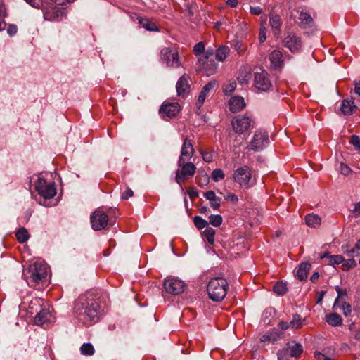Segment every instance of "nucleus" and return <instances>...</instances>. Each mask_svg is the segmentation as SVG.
Returning a JSON list of instances; mask_svg holds the SVG:
<instances>
[{
	"label": "nucleus",
	"instance_id": "nucleus-13",
	"mask_svg": "<svg viewBox=\"0 0 360 360\" xmlns=\"http://www.w3.org/2000/svg\"><path fill=\"white\" fill-rule=\"evenodd\" d=\"M269 136L266 132L257 131L250 145V149L254 151L261 150L269 144Z\"/></svg>",
	"mask_w": 360,
	"mask_h": 360
},
{
	"label": "nucleus",
	"instance_id": "nucleus-5",
	"mask_svg": "<svg viewBox=\"0 0 360 360\" xmlns=\"http://www.w3.org/2000/svg\"><path fill=\"white\" fill-rule=\"evenodd\" d=\"M178 166L181 169L176 171L175 180L178 184L181 185L187 178L194 175L196 167L193 163L187 161H178Z\"/></svg>",
	"mask_w": 360,
	"mask_h": 360
},
{
	"label": "nucleus",
	"instance_id": "nucleus-12",
	"mask_svg": "<svg viewBox=\"0 0 360 360\" xmlns=\"http://www.w3.org/2000/svg\"><path fill=\"white\" fill-rule=\"evenodd\" d=\"M44 18L49 21L60 20L65 15V11L53 4L43 8Z\"/></svg>",
	"mask_w": 360,
	"mask_h": 360
},
{
	"label": "nucleus",
	"instance_id": "nucleus-7",
	"mask_svg": "<svg viewBox=\"0 0 360 360\" xmlns=\"http://www.w3.org/2000/svg\"><path fill=\"white\" fill-rule=\"evenodd\" d=\"M185 285L183 281L175 277L169 276L165 280L164 290L166 292L172 295H179L184 292Z\"/></svg>",
	"mask_w": 360,
	"mask_h": 360
},
{
	"label": "nucleus",
	"instance_id": "nucleus-18",
	"mask_svg": "<svg viewBox=\"0 0 360 360\" xmlns=\"http://www.w3.org/2000/svg\"><path fill=\"white\" fill-rule=\"evenodd\" d=\"M198 62L201 65V70H203L207 75H213L217 68V65L214 59L198 58Z\"/></svg>",
	"mask_w": 360,
	"mask_h": 360
},
{
	"label": "nucleus",
	"instance_id": "nucleus-4",
	"mask_svg": "<svg viewBox=\"0 0 360 360\" xmlns=\"http://www.w3.org/2000/svg\"><path fill=\"white\" fill-rule=\"evenodd\" d=\"M27 273V283H39L46 278L47 276V266L42 262H35L30 266Z\"/></svg>",
	"mask_w": 360,
	"mask_h": 360
},
{
	"label": "nucleus",
	"instance_id": "nucleus-42",
	"mask_svg": "<svg viewBox=\"0 0 360 360\" xmlns=\"http://www.w3.org/2000/svg\"><path fill=\"white\" fill-rule=\"evenodd\" d=\"M224 176V173L221 169H216L212 173V179L216 182L222 180Z\"/></svg>",
	"mask_w": 360,
	"mask_h": 360
},
{
	"label": "nucleus",
	"instance_id": "nucleus-38",
	"mask_svg": "<svg viewBox=\"0 0 360 360\" xmlns=\"http://www.w3.org/2000/svg\"><path fill=\"white\" fill-rule=\"evenodd\" d=\"M193 223L198 229L208 227V222L200 216H195L193 218Z\"/></svg>",
	"mask_w": 360,
	"mask_h": 360
},
{
	"label": "nucleus",
	"instance_id": "nucleus-21",
	"mask_svg": "<svg viewBox=\"0 0 360 360\" xmlns=\"http://www.w3.org/2000/svg\"><path fill=\"white\" fill-rule=\"evenodd\" d=\"M51 314L49 310L46 309H41L34 319L35 324L43 326L44 324L50 321Z\"/></svg>",
	"mask_w": 360,
	"mask_h": 360
},
{
	"label": "nucleus",
	"instance_id": "nucleus-25",
	"mask_svg": "<svg viewBox=\"0 0 360 360\" xmlns=\"http://www.w3.org/2000/svg\"><path fill=\"white\" fill-rule=\"evenodd\" d=\"M311 264L309 262H302L300 264L297 270V276L300 281H304L307 278L308 273L310 271Z\"/></svg>",
	"mask_w": 360,
	"mask_h": 360
},
{
	"label": "nucleus",
	"instance_id": "nucleus-26",
	"mask_svg": "<svg viewBox=\"0 0 360 360\" xmlns=\"http://www.w3.org/2000/svg\"><path fill=\"white\" fill-rule=\"evenodd\" d=\"M298 20L300 26L302 28L310 27L314 23L311 16L306 12H301Z\"/></svg>",
	"mask_w": 360,
	"mask_h": 360
},
{
	"label": "nucleus",
	"instance_id": "nucleus-8",
	"mask_svg": "<svg viewBox=\"0 0 360 360\" xmlns=\"http://www.w3.org/2000/svg\"><path fill=\"white\" fill-rule=\"evenodd\" d=\"M108 216L101 210H95L90 217L91 227L94 231L105 229L108 224Z\"/></svg>",
	"mask_w": 360,
	"mask_h": 360
},
{
	"label": "nucleus",
	"instance_id": "nucleus-62",
	"mask_svg": "<svg viewBox=\"0 0 360 360\" xmlns=\"http://www.w3.org/2000/svg\"><path fill=\"white\" fill-rule=\"evenodd\" d=\"M266 39V28L263 26L260 29L259 35V39L260 43H263Z\"/></svg>",
	"mask_w": 360,
	"mask_h": 360
},
{
	"label": "nucleus",
	"instance_id": "nucleus-64",
	"mask_svg": "<svg viewBox=\"0 0 360 360\" xmlns=\"http://www.w3.org/2000/svg\"><path fill=\"white\" fill-rule=\"evenodd\" d=\"M314 355L317 360H325L326 358V356L320 352H315Z\"/></svg>",
	"mask_w": 360,
	"mask_h": 360
},
{
	"label": "nucleus",
	"instance_id": "nucleus-19",
	"mask_svg": "<svg viewBox=\"0 0 360 360\" xmlns=\"http://www.w3.org/2000/svg\"><path fill=\"white\" fill-rule=\"evenodd\" d=\"M357 106L354 103L353 98H346L342 100L340 111L343 115H351L356 112Z\"/></svg>",
	"mask_w": 360,
	"mask_h": 360
},
{
	"label": "nucleus",
	"instance_id": "nucleus-39",
	"mask_svg": "<svg viewBox=\"0 0 360 360\" xmlns=\"http://www.w3.org/2000/svg\"><path fill=\"white\" fill-rule=\"evenodd\" d=\"M223 219L219 214H211L209 217V224L213 226L218 227L222 224Z\"/></svg>",
	"mask_w": 360,
	"mask_h": 360
},
{
	"label": "nucleus",
	"instance_id": "nucleus-35",
	"mask_svg": "<svg viewBox=\"0 0 360 360\" xmlns=\"http://www.w3.org/2000/svg\"><path fill=\"white\" fill-rule=\"evenodd\" d=\"M29 233L27 229L24 227L19 229L16 232V238L20 243H25L29 238Z\"/></svg>",
	"mask_w": 360,
	"mask_h": 360
},
{
	"label": "nucleus",
	"instance_id": "nucleus-36",
	"mask_svg": "<svg viewBox=\"0 0 360 360\" xmlns=\"http://www.w3.org/2000/svg\"><path fill=\"white\" fill-rule=\"evenodd\" d=\"M81 354L84 356H91L94 354V348L91 343H84L80 347Z\"/></svg>",
	"mask_w": 360,
	"mask_h": 360
},
{
	"label": "nucleus",
	"instance_id": "nucleus-51",
	"mask_svg": "<svg viewBox=\"0 0 360 360\" xmlns=\"http://www.w3.org/2000/svg\"><path fill=\"white\" fill-rule=\"evenodd\" d=\"M236 87V82H234V81L230 82L229 84H227L225 86V87L224 89V91L225 94H231L235 90Z\"/></svg>",
	"mask_w": 360,
	"mask_h": 360
},
{
	"label": "nucleus",
	"instance_id": "nucleus-63",
	"mask_svg": "<svg viewBox=\"0 0 360 360\" xmlns=\"http://www.w3.org/2000/svg\"><path fill=\"white\" fill-rule=\"evenodd\" d=\"M250 12L254 15H259L262 13V10L259 6L250 7Z\"/></svg>",
	"mask_w": 360,
	"mask_h": 360
},
{
	"label": "nucleus",
	"instance_id": "nucleus-50",
	"mask_svg": "<svg viewBox=\"0 0 360 360\" xmlns=\"http://www.w3.org/2000/svg\"><path fill=\"white\" fill-rule=\"evenodd\" d=\"M200 154L202 155V159L206 162H211L213 159V153L212 152H204L202 150H199Z\"/></svg>",
	"mask_w": 360,
	"mask_h": 360
},
{
	"label": "nucleus",
	"instance_id": "nucleus-52",
	"mask_svg": "<svg viewBox=\"0 0 360 360\" xmlns=\"http://www.w3.org/2000/svg\"><path fill=\"white\" fill-rule=\"evenodd\" d=\"M6 31L10 37H13L17 34L18 27L14 24H8Z\"/></svg>",
	"mask_w": 360,
	"mask_h": 360
},
{
	"label": "nucleus",
	"instance_id": "nucleus-61",
	"mask_svg": "<svg viewBox=\"0 0 360 360\" xmlns=\"http://www.w3.org/2000/svg\"><path fill=\"white\" fill-rule=\"evenodd\" d=\"M352 213L355 217H360V202L354 204V209L352 210Z\"/></svg>",
	"mask_w": 360,
	"mask_h": 360
},
{
	"label": "nucleus",
	"instance_id": "nucleus-59",
	"mask_svg": "<svg viewBox=\"0 0 360 360\" xmlns=\"http://www.w3.org/2000/svg\"><path fill=\"white\" fill-rule=\"evenodd\" d=\"M278 340V338L276 337L273 333H271V334H268V335H264L262 336L261 340L262 341H272V342H274V341H276Z\"/></svg>",
	"mask_w": 360,
	"mask_h": 360
},
{
	"label": "nucleus",
	"instance_id": "nucleus-20",
	"mask_svg": "<svg viewBox=\"0 0 360 360\" xmlns=\"http://www.w3.org/2000/svg\"><path fill=\"white\" fill-rule=\"evenodd\" d=\"M217 86V82L213 80L208 82L202 89L200 91L198 99L197 101L196 105L198 108H200L205 101L206 97L207 96V93L210 91L211 90L214 89Z\"/></svg>",
	"mask_w": 360,
	"mask_h": 360
},
{
	"label": "nucleus",
	"instance_id": "nucleus-46",
	"mask_svg": "<svg viewBox=\"0 0 360 360\" xmlns=\"http://www.w3.org/2000/svg\"><path fill=\"white\" fill-rule=\"evenodd\" d=\"M356 341H360V328H356L349 338L351 345H355Z\"/></svg>",
	"mask_w": 360,
	"mask_h": 360
},
{
	"label": "nucleus",
	"instance_id": "nucleus-41",
	"mask_svg": "<svg viewBox=\"0 0 360 360\" xmlns=\"http://www.w3.org/2000/svg\"><path fill=\"white\" fill-rule=\"evenodd\" d=\"M328 264L332 265L340 264L345 261L344 257L342 255H330V257H328Z\"/></svg>",
	"mask_w": 360,
	"mask_h": 360
},
{
	"label": "nucleus",
	"instance_id": "nucleus-44",
	"mask_svg": "<svg viewBox=\"0 0 360 360\" xmlns=\"http://www.w3.org/2000/svg\"><path fill=\"white\" fill-rule=\"evenodd\" d=\"M356 266V262L354 259H349L347 260H345L342 262V269L344 271H348L350 269Z\"/></svg>",
	"mask_w": 360,
	"mask_h": 360
},
{
	"label": "nucleus",
	"instance_id": "nucleus-57",
	"mask_svg": "<svg viewBox=\"0 0 360 360\" xmlns=\"http://www.w3.org/2000/svg\"><path fill=\"white\" fill-rule=\"evenodd\" d=\"M221 198L219 197H217L214 200L210 201V206L214 210H217L220 207Z\"/></svg>",
	"mask_w": 360,
	"mask_h": 360
},
{
	"label": "nucleus",
	"instance_id": "nucleus-17",
	"mask_svg": "<svg viewBox=\"0 0 360 360\" xmlns=\"http://www.w3.org/2000/svg\"><path fill=\"white\" fill-rule=\"evenodd\" d=\"M193 154L194 148L191 141L188 139V137H186L184 140L181 150V154L178 161L180 162H182L183 161H188L192 158Z\"/></svg>",
	"mask_w": 360,
	"mask_h": 360
},
{
	"label": "nucleus",
	"instance_id": "nucleus-15",
	"mask_svg": "<svg viewBox=\"0 0 360 360\" xmlns=\"http://www.w3.org/2000/svg\"><path fill=\"white\" fill-rule=\"evenodd\" d=\"M162 117L172 118L176 116L180 112V105L178 103L164 102L159 110Z\"/></svg>",
	"mask_w": 360,
	"mask_h": 360
},
{
	"label": "nucleus",
	"instance_id": "nucleus-3",
	"mask_svg": "<svg viewBox=\"0 0 360 360\" xmlns=\"http://www.w3.org/2000/svg\"><path fill=\"white\" fill-rule=\"evenodd\" d=\"M233 178L240 186L250 188L255 184L252 177V172L248 166L244 165L235 170Z\"/></svg>",
	"mask_w": 360,
	"mask_h": 360
},
{
	"label": "nucleus",
	"instance_id": "nucleus-16",
	"mask_svg": "<svg viewBox=\"0 0 360 360\" xmlns=\"http://www.w3.org/2000/svg\"><path fill=\"white\" fill-rule=\"evenodd\" d=\"M189 76L184 74L177 81L176 89L177 95L183 98L188 96L190 93Z\"/></svg>",
	"mask_w": 360,
	"mask_h": 360
},
{
	"label": "nucleus",
	"instance_id": "nucleus-47",
	"mask_svg": "<svg viewBox=\"0 0 360 360\" xmlns=\"http://www.w3.org/2000/svg\"><path fill=\"white\" fill-rule=\"evenodd\" d=\"M347 254L350 256L360 255V240L357 241L355 246L348 251Z\"/></svg>",
	"mask_w": 360,
	"mask_h": 360
},
{
	"label": "nucleus",
	"instance_id": "nucleus-11",
	"mask_svg": "<svg viewBox=\"0 0 360 360\" xmlns=\"http://www.w3.org/2000/svg\"><path fill=\"white\" fill-rule=\"evenodd\" d=\"M161 57L169 67L178 68L181 65L177 51L172 48H165L161 51Z\"/></svg>",
	"mask_w": 360,
	"mask_h": 360
},
{
	"label": "nucleus",
	"instance_id": "nucleus-40",
	"mask_svg": "<svg viewBox=\"0 0 360 360\" xmlns=\"http://www.w3.org/2000/svg\"><path fill=\"white\" fill-rule=\"evenodd\" d=\"M338 308H340L342 310L343 314L345 316H349L352 312L351 305L348 302H347L345 300H342L340 302V304L338 307Z\"/></svg>",
	"mask_w": 360,
	"mask_h": 360
},
{
	"label": "nucleus",
	"instance_id": "nucleus-9",
	"mask_svg": "<svg viewBox=\"0 0 360 360\" xmlns=\"http://www.w3.org/2000/svg\"><path fill=\"white\" fill-rule=\"evenodd\" d=\"M254 85L261 91H267L271 89L272 86L271 82L265 70H260L259 72H255Z\"/></svg>",
	"mask_w": 360,
	"mask_h": 360
},
{
	"label": "nucleus",
	"instance_id": "nucleus-22",
	"mask_svg": "<svg viewBox=\"0 0 360 360\" xmlns=\"http://www.w3.org/2000/svg\"><path fill=\"white\" fill-rule=\"evenodd\" d=\"M271 67L274 69L281 68L283 64V54L278 50H274L271 52L270 57Z\"/></svg>",
	"mask_w": 360,
	"mask_h": 360
},
{
	"label": "nucleus",
	"instance_id": "nucleus-60",
	"mask_svg": "<svg viewBox=\"0 0 360 360\" xmlns=\"http://www.w3.org/2000/svg\"><path fill=\"white\" fill-rule=\"evenodd\" d=\"M204 196L209 201H212V200H214L215 198L217 197V196H216L215 193L213 191H208L205 192L204 193Z\"/></svg>",
	"mask_w": 360,
	"mask_h": 360
},
{
	"label": "nucleus",
	"instance_id": "nucleus-10",
	"mask_svg": "<svg viewBox=\"0 0 360 360\" xmlns=\"http://www.w3.org/2000/svg\"><path fill=\"white\" fill-rule=\"evenodd\" d=\"M251 122L249 117L239 115L233 117L231 124L235 132L243 134L250 128Z\"/></svg>",
	"mask_w": 360,
	"mask_h": 360
},
{
	"label": "nucleus",
	"instance_id": "nucleus-27",
	"mask_svg": "<svg viewBox=\"0 0 360 360\" xmlns=\"http://www.w3.org/2000/svg\"><path fill=\"white\" fill-rule=\"evenodd\" d=\"M304 219L306 224L309 227L317 228L321 225V219L317 214H307Z\"/></svg>",
	"mask_w": 360,
	"mask_h": 360
},
{
	"label": "nucleus",
	"instance_id": "nucleus-55",
	"mask_svg": "<svg viewBox=\"0 0 360 360\" xmlns=\"http://www.w3.org/2000/svg\"><path fill=\"white\" fill-rule=\"evenodd\" d=\"M133 195H134L133 191L131 188L127 187V188H126V191L122 193V194L121 195V198L122 200H127L130 197L133 196Z\"/></svg>",
	"mask_w": 360,
	"mask_h": 360
},
{
	"label": "nucleus",
	"instance_id": "nucleus-29",
	"mask_svg": "<svg viewBox=\"0 0 360 360\" xmlns=\"http://www.w3.org/2000/svg\"><path fill=\"white\" fill-rule=\"evenodd\" d=\"M326 322L331 326L336 327L340 326L342 323V319L341 316L336 313H331L326 316Z\"/></svg>",
	"mask_w": 360,
	"mask_h": 360
},
{
	"label": "nucleus",
	"instance_id": "nucleus-33",
	"mask_svg": "<svg viewBox=\"0 0 360 360\" xmlns=\"http://www.w3.org/2000/svg\"><path fill=\"white\" fill-rule=\"evenodd\" d=\"M304 321V319H302L300 314H295L290 322V327L294 329L301 328Z\"/></svg>",
	"mask_w": 360,
	"mask_h": 360
},
{
	"label": "nucleus",
	"instance_id": "nucleus-31",
	"mask_svg": "<svg viewBox=\"0 0 360 360\" xmlns=\"http://www.w3.org/2000/svg\"><path fill=\"white\" fill-rule=\"evenodd\" d=\"M273 290L278 295H283L288 291L287 285L285 283H283V281L277 282L274 284Z\"/></svg>",
	"mask_w": 360,
	"mask_h": 360
},
{
	"label": "nucleus",
	"instance_id": "nucleus-37",
	"mask_svg": "<svg viewBox=\"0 0 360 360\" xmlns=\"http://www.w3.org/2000/svg\"><path fill=\"white\" fill-rule=\"evenodd\" d=\"M250 79H251V73L246 70L240 71L238 75V80L239 83H240L242 84H248L249 82V81L250 80Z\"/></svg>",
	"mask_w": 360,
	"mask_h": 360
},
{
	"label": "nucleus",
	"instance_id": "nucleus-58",
	"mask_svg": "<svg viewBox=\"0 0 360 360\" xmlns=\"http://www.w3.org/2000/svg\"><path fill=\"white\" fill-rule=\"evenodd\" d=\"M340 170L341 174H342L345 176L348 175L351 172L350 168L346 164L344 163L340 164Z\"/></svg>",
	"mask_w": 360,
	"mask_h": 360
},
{
	"label": "nucleus",
	"instance_id": "nucleus-45",
	"mask_svg": "<svg viewBox=\"0 0 360 360\" xmlns=\"http://www.w3.org/2000/svg\"><path fill=\"white\" fill-rule=\"evenodd\" d=\"M235 50L238 54H243L247 50V46L240 41H237L234 45Z\"/></svg>",
	"mask_w": 360,
	"mask_h": 360
},
{
	"label": "nucleus",
	"instance_id": "nucleus-43",
	"mask_svg": "<svg viewBox=\"0 0 360 360\" xmlns=\"http://www.w3.org/2000/svg\"><path fill=\"white\" fill-rule=\"evenodd\" d=\"M347 293L346 290H342L341 288V290H340V291L338 293L337 298L335 300V303L333 304L334 309H338V307L339 306L340 302L343 300V297L347 296Z\"/></svg>",
	"mask_w": 360,
	"mask_h": 360
},
{
	"label": "nucleus",
	"instance_id": "nucleus-1",
	"mask_svg": "<svg viewBox=\"0 0 360 360\" xmlns=\"http://www.w3.org/2000/svg\"><path fill=\"white\" fill-rule=\"evenodd\" d=\"M99 309V304L93 295H82L74 304L76 318L85 325H91L98 321Z\"/></svg>",
	"mask_w": 360,
	"mask_h": 360
},
{
	"label": "nucleus",
	"instance_id": "nucleus-53",
	"mask_svg": "<svg viewBox=\"0 0 360 360\" xmlns=\"http://www.w3.org/2000/svg\"><path fill=\"white\" fill-rule=\"evenodd\" d=\"M277 355L278 360H284L288 355H290L288 349L284 348L281 350H279L277 353Z\"/></svg>",
	"mask_w": 360,
	"mask_h": 360
},
{
	"label": "nucleus",
	"instance_id": "nucleus-28",
	"mask_svg": "<svg viewBox=\"0 0 360 360\" xmlns=\"http://www.w3.org/2000/svg\"><path fill=\"white\" fill-rule=\"evenodd\" d=\"M288 352L290 356L292 357H298L302 352V346L300 343L292 342L288 344Z\"/></svg>",
	"mask_w": 360,
	"mask_h": 360
},
{
	"label": "nucleus",
	"instance_id": "nucleus-30",
	"mask_svg": "<svg viewBox=\"0 0 360 360\" xmlns=\"http://www.w3.org/2000/svg\"><path fill=\"white\" fill-rule=\"evenodd\" d=\"M139 23L142 25L146 30L149 31H156L158 30L157 25L152 22L150 20L146 18L140 17L138 18Z\"/></svg>",
	"mask_w": 360,
	"mask_h": 360
},
{
	"label": "nucleus",
	"instance_id": "nucleus-14",
	"mask_svg": "<svg viewBox=\"0 0 360 360\" xmlns=\"http://www.w3.org/2000/svg\"><path fill=\"white\" fill-rule=\"evenodd\" d=\"M283 45L291 52L297 51L302 46L301 38L294 33H287L283 39Z\"/></svg>",
	"mask_w": 360,
	"mask_h": 360
},
{
	"label": "nucleus",
	"instance_id": "nucleus-2",
	"mask_svg": "<svg viewBox=\"0 0 360 360\" xmlns=\"http://www.w3.org/2000/svg\"><path fill=\"white\" fill-rule=\"evenodd\" d=\"M229 285L226 280L222 277H215L210 279L207 291L209 297L214 302L221 301L227 293Z\"/></svg>",
	"mask_w": 360,
	"mask_h": 360
},
{
	"label": "nucleus",
	"instance_id": "nucleus-24",
	"mask_svg": "<svg viewBox=\"0 0 360 360\" xmlns=\"http://www.w3.org/2000/svg\"><path fill=\"white\" fill-rule=\"evenodd\" d=\"M269 23L274 31V35H279L281 33V27L282 25L281 17L276 14L270 15Z\"/></svg>",
	"mask_w": 360,
	"mask_h": 360
},
{
	"label": "nucleus",
	"instance_id": "nucleus-48",
	"mask_svg": "<svg viewBox=\"0 0 360 360\" xmlns=\"http://www.w3.org/2000/svg\"><path fill=\"white\" fill-rule=\"evenodd\" d=\"M349 142L357 150L360 151V137L359 136L352 135L350 138Z\"/></svg>",
	"mask_w": 360,
	"mask_h": 360
},
{
	"label": "nucleus",
	"instance_id": "nucleus-6",
	"mask_svg": "<svg viewBox=\"0 0 360 360\" xmlns=\"http://www.w3.org/2000/svg\"><path fill=\"white\" fill-rule=\"evenodd\" d=\"M35 189L44 199H51L56 194L55 184H47L46 181L42 177L37 179L35 183Z\"/></svg>",
	"mask_w": 360,
	"mask_h": 360
},
{
	"label": "nucleus",
	"instance_id": "nucleus-34",
	"mask_svg": "<svg viewBox=\"0 0 360 360\" xmlns=\"http://www.w3.org/2000/svg\"><path fill=\"white\" fill-rule=\"evenodd\" d=\"M215 231L212 228L208 226L203 231V236L207 242L212 245L214 242Z\"/></svg>",
	"mask_w": 360,
	"mask_h": 360
},
{
	"label": "nucleus",
	"instance_id": "nucleus-56",
	"mask_svg": "<svg viewBox=\"0 0 360 360\" xmlns=\"http://www.w3.org/2000/svg\"><path fill=\"white\" fill-rule=\"evenodd\" d=\"M214 49L212 48H210L205 51V55L203 56H202L200 58L214 59Z\"/></svg>",
	"mask_w": 360,
	"mask_h": 360
},
{
	"label": "nucleus",
	"instance_id": "nucleus-32",
	"mask_svg": "<svg viewBox=\"0 0 360 360\" xmlns=\"http://www.w3.org/2000/svg\"><path fill=\"white\" fill-rule=\"evenodd\" d=\"M229 53V49L227 46L219 47L215 53V58L219 61H224Z\"/></svg>",
	"mask_w": 360,
	"mask_h": 360
},
{
	"label": "nucleus",
	"instance_id": "nucleus-49",
	"mask_svg": "<svg viewBox=\"0 0 360 360\" xmlns=\"http://www.w3.org/2000/svg\"><path fill=\"white\" fill-rule=\"evenodd\" d=\"M205 51V45L202 42H199L193 47V52L196 56H200Z\"/></svg>",
	"mask_w": 360,
	"mask_h": 360
},
{
	"label": "nucleus",
	"instance_id": "nucleus-23",
	"mask_svg": "<svg viewBox=\"0 0 360 360\" xmlns=\"http://www.w3.org/2000/svg\"><path fill=\"white\" fill-rule=\"evenodd\" d=\"M245 106L243 98L240 96L233 97L229 101V110L232 112H237L243 110Z\"/></svg>",
	"mask_w": 360,
	"mask_h": 360
},
{
	"label": "nucleus",
	"instance_id": "nucleus-54",
	"mask_svg": "<svg viewBox=\"0 0 360 360\" xmlns=\"http://www.w3.org/2000/svg\"><path fill=\"white\" fill-rule=\"evenodd\" d=\"M7 9L6 5L4 4L2 1L0 0V19H4L7 17Z\"/></svg>",
	"mask_w": 360,
	"mask_h": 360
}]
</instances>
